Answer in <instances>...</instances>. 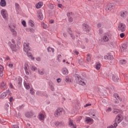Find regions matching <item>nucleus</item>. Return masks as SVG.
Masks as SVG:
<instances>
[{
    "mask_svg": "<svg viewBox=\"0 0 128 128\" xmlns=\"http://www.w3.org/2000/svg\"><path fill=\"white\" fill-rule=\"evenodd\" d=\"M122 118L120 115H118L115 118V122L112 125L108 126L107 128H116L118 126V124H120L122 122Z\"/></svg>",
    "mask_w": 128,
    "mask_h": 128,
    "instance_id": "f257e3e1",
    "label": "nucleus"
},
{
    "mask_svg": "<svg viewBox=\"0 0 128 128\" xmlns=\"http://www.w3.org/2000/svg\"><path fill=\"white\" fill-rule=\"evenodd\" d=\"M9 46H10L12 52H16L18 48H16V41L12 39L11 42H8Z\"/></svg>",
    "mask_w": 128,
    "mask_h": 128,
    "instance_id": "f03ea898",
    "label": "nucleus"
},
{
    "mask_svg": "<svg viewBox=\"0 0 128 128\" xmlns=\"http://www.w3.org/2000/svg\"><path fill=\"white\" fill-rule=\"evenodd\" d=\"M118 30L121 32H126V24L124 23H119L118 24Z\"/></svg>",
    "mask_w": 128,
    "mask_h": 128,
    "instance_id": "7ed1b4c3",
    "label": "nucleus"
},
{
    "mask_svg": "<svg viewBox=\"0 0 128 128\" xmlns=\"http://www.w3.org/2000/svg\"><path fill=\"white\" fill-rule=\"evenodd\" d=\"M0 14L3 18H4L5 20H8V11H6V9L2 10L0 11Z\"/></svg>",
    "mask_w": 128,
    "mask_h": 128,
    "instance_id": "20e7f679",
    "label": "nucleus"
},
{
    "mask_svg": "<svg viewBox=\"0 0 128 128\" xmlns=\"http://www.w3.org/2000/svg\"><path fill=\"white\" fill-rule=\"evenodd\" d=\"M76 80H78V84H80V86H86V82L84 80V79L80 78V76H76Z\"/></svg>",
    "mask_w": 128,
    "mask_h": 128,
    "instance_id": "39448f33",
    "label": "nucleus"
},
{
    "mask_svg": "<svg viewBox=\"0 0 128 128\" xmlns=\"http://www.w3.org/2000/svg\"><path fill=\"white\" fill-rule=\"evenodd\" d=\"M62 112H64V109L62 108H57L54 112L55 116H62Z\"/></svg>",
    "mask_w": 128,
    "mask_h": 128,
    "instance_id": "423d86ee",
    "label": "nucleus"
},
{
    "mask_svg": "<svg viewBox=\"0 0 128 128\" xmlns=\"http://www.w3.org/2000/svg\"><path fill=\"white\" fill-rule=\"evenodd\" d=\"M24 50L25 52H28L30 50V44L28 42H25L24 44Z\"/></svg>",
    "mask_w": 128,
    "mask_h": 128,
    "instance_id": "0eeeda50",
    "label": "nucleus"
},
{
    "mask_svg": "<svg viewBox=\"0 0 128 128\" xmlns=\"http://www.w3.org/2000/svg\"><path fill=\"white\" fill-rule=\"evenodd\" d=\"M82 30L86 32H89L90 28L88 24H83L82 25Z\"/></svg>",
    "mask_w": 128,
    "mask_h": 128,
    "instance_id": "6e6552de",
    "label": "nucleus"
},
{
    "mask_svg": "<svg viewBox=\"0 0 128 128\" xmlns=\"http://www.w3.org/2000/svg\"><path fill=\"white\" fill-rule=\"evenodd\" d=\"M114 97L115 98V99H114L115 100V104H118V100H120V102L122 101V98H120V96H118V94H114Z\"/></svg>",
    "mask_w": 128,
    "mask_h": 128,
    "instance_id": "1a4fd4ad",
    "label": "nucleus"
},
{
    "mask_svg": "<svg viewBox=\"0 0 128 128\" xmlns=\"http://www.w3.org/2000/svg\"><path fill=\"white\" fill-rule=\"evenodd\" d=\"M24 70L26 74L28 76V74H30V66H28V64H25L24 66Z\"/></svg>",
    "mask_w": 128,
    "mask_h": 128,
    "instance_id": "9d476101",
    "label": "nucleus"
},
{
    "mask_svg": "<svg viewBox=\"0 0 128 128\" xmlns=\"http://www.w3.org/2000/svg\"><path fill=\"white\" fill-rule=\"evenodd\" d=\"M37 16L40 20H44V15L42 14V10H39L37 12Z\"/></svg>",
    "mask_w": 128,
    "mask_h": 128,
    "instance_id": "9b49d317",
    "label": "nucleus"
},
{
    "mask_svg": "<svg viewBox=\"0 0 128 128\" xmlns=\"http://www.w3.org/2000/svg\"><path fill=\"white\" fill-rule=\"evenodd\" d=\"M108 36H110V34L108 33H106L103 36V38H102L103 42H108L110 40V39L108 38Z\"/></svg>",
    "mask_w": 128,
    "mask_h": 128,
    "instance_id": "f8f14e48",
    "label": "nucleus"
},
{
    "mask_svg": "<svg viewBox=\"0 0 128 128\" xmlns=\"http://www.w3.org/2000/svg\"><path fill=\"white\" fill-rule=\"evenodd\" d=\"M8 92H10V90H8L6 92H4L3 93L1 94L0 95V100H4V98L6 96Z\"/></svg>",
    "mask_w": 128,
    "mask_h": 128,
    "instance_id": "ddd939ff",
    "label": "nucleus"
},
{
    "mask_svg": "<svg viewBox=\"0 0 128 128\" xmlns=\"http://www.w3.org/2000/svg\"><path fill=\"white\" fill-rule=\"evenodd\" d=\"M112 4H108L107 6L105 7V10L108 12V10H112Z\"/></svg>",
    "mask_w": 128,
    "mask_h": 128,
    "instance_id": "4468645a",
    "label": "nucleus"
},
{
    "mask_svg": "<svg viewBox=\"0 0 128 128\" xmlns=\"http://www.w3.org/2000/svg\"><path fill=\"white\" fill-rule=\"evenodd\" d=\"M9 28H10V32H12V33L13 36H16V30H14V27L10 26Z\"/></svg>",
    "mask_w": 128,
    "mask_h": 128,
    "instance_id": "2eb2a0df",
    "label": "nucleus"
},
{
    "mask_svg": "<svg viewBox=\"0 0 128 128\" xmlns=\"http://www.w3.org/2000/svg\"><path fill=\"white\" fill-rule=\"evenodd\" d=\"M32 116H34L32 112H27L25 114V116L28 118H30Z\"/></svg>",
    "mask_w": 128,
    "mask_h": 128,
    "instance_id": "dca6fc26",
    "label": "nucleus"
},
{
    "mask_svg": "<svg viewBox=\"0 0 128 128\" xmlns=\"http://www.w3.org/2000/svg\"><path fill=\"white\" fill-rule=\"evenodd\" d=\"M69 126L70 128H76V124H74V120H69Z\"/></svg>",
    "mask_w": 128,
    "mask_h": 128,
    "instance_id": "f3484780",
    "label": "nucleus"
},
{
    "mask_svg": "<svg viewBox=\"0 0 128 128\" xmlns=\"http://www.w3.org/2000/svg\"><path fill=\"white\" fill-rule=\"evenodd\" d=\"M62 73L63 74L66 76V74H68V70L66 68L64 67L62 69Z\"/></svg>",
    "mask_w": 128,
    "mask_h": 128,
    "instance_id": "a211bd4d",
    "label": "nucleus"
},
{
    "mask_svg": "<svg viewBox=\"0 0 128 128\" xmlns=\"http://www.w3.org/2000/svg\"><path fill=\"white\" fill-rule=\"evenodd\" d=\"M42 6H44V2H39L38 3H37L35 6L36 8H42Z\"/></svg>",
    "mask_w": 128,
    "mask_h": 128,
    "instance_id": "6ab92c4d",
    "label": "nucleus"
},
{
    "mask_svg": "<svg viewBox=\"0 0 128 128\" xmlns=\"http://www.w3.org/2000/svg\"><path fill=\"white\" fill-rule=\"evenodd\" d=\"M26 53L28 58H30L32 60H34V56H32L31 52H26Z\"/></svg>",
    "mask_w": 128,
    "mask_h": 128,
    "instance_id": "aec40b11",
    "label": "nucleus"
},
{
    "mask_svg": "<svg viewBox=\"0 0 128 128\" xmlns=\"http://www.w3.org/2000/svg\"><path fill=\"white\" fill-rule=\"evenodd\" d=\"M118 76H116V75H112V80H113V82H118Z\"/></svg>",
    "mask_w": 128,
    "mask_h": 128,
    "instance_id": "412c9836",
    "label": "nucleus"
},
{
    "mask_svg": "<svg viewBox=\"0 0 128 128\" xmlns=\"http://www.w3.org/2000/svg\"><path fill=\"white\" fill-rule=\"evenodd\" d=\"M126 11H122L120 13V16L121 18H126Z\"/></svg>",
    "mask_w": 128,
    "mask_h": 128,
    "instance_id": "4be33fe9",
    "label": "nucleus"
},
{
    "mask_svg": "<svg viewBox=\"0 0 128 128\" xmlns=\"http://www.w3.org/2000/svg\"><path fill=\"white\" fill-rule=\"evenodd\" d=\"M0 5L2 8H4V6H6V0H1L0 2Z\"/></svg>",
    "mask_w": 128,
    "mask_h": 128,
    "instance_id": "5701e85b",
    "label": "nucleus"
},
{
    "mask_svg": "<svg viewBox=\"0 0 128 128\" xmlns=\"http://www.w3.org/2000/svg\"><path fill=\"white\" fill-rule=\"evenodd\" d=\"M126 44H123L122 46L121 52H126Z\"/></svg>",
    "mask_w": 128,
    "mask_h": 128,
    "instance_id": "b1692460",
    "label": "nucleus"
},
{
    "mask_svg": "<svg viewBox=\"0 0 128 128\" xmlns=\"http://www.w3.org/2000/svg\"><path fill=\"white\" fill-rule=\"evenodd\" d=\"M38 119L40 120H44V115L42 114H40L38 115Z\"/></svg>",
    "mask_w": 128,
    "mask_h": 128,
    "instance_id": "393cba45",
    "label": "nucleus"
},
{
    "mask_svg": "<svg viewBox=\"0 0 128 128\" xmlns=\"http://www.w3.org/2000/svg\"><path fill=\"white\" fill-rule=\"evenodd\" d=\"M47 50L48 52H54V48H52L50 46L47 48Z\"/></svg>",
    "mask_w": 128,
    "mask_h": 128,
    "instance_id": "a878e982",
    "label": "nucleus"
},
{
    "mask_svg": "<svg viewBox=\"0 0 128 128\" xmlns=\"http://www.w3.org/2000/svg\"><path fill=\"white\" fill-rule=\"evenodd\" d=\"M127 62L126 60H120V64H126Z\"/></svg>",
    "mask_w": 128,
    "mask_h": 128,
    "instance_id": "bb28decb",
    "label": "nucleus"
},
{
    "mask_svg": "<svg viewBox=\"0 0 128 128\" xmlns=\"http://www.w3.org/2000/svg\"><path fill=\"white\" fill-rule=\"evenodd\" d=\"M38 74H40L41 76H42L44 74V69H42L40 70V69L38 70Z\"/></svg>",
    "mask_w": 128,
    "mask_h": 128,
    "instance_id": "cd10ccee",
    "label": "nucleus"
},
{
    "mask_svg": "<svg viewBox=\"0 0 128 128\" xmlns=\"http://www.w3.org/2000/svg\"><path fill=\"white\" fill-rule=\"evenodd\" d=\"M24 86L26 90H30V84L24 82Z\"/></svg>",
    "mask_w": 128,
    "mask_h": 128,
    "instance_id": "c85d7f7f",
    "label": "nucleus"
},
{
    "mask_svg": "<svg viewBox=\"0 0 128 128\" xmlns=\"http://www.w3.org/2000/svg\"><path fill=\"white\" fill-rule=\"evenodd\" d=\"M0 87L2 88H6V82H2L1 83Z\"/></svg>",
    "mask_w": 128,
    "mask_h": 128,
    "instance_id": "c756f323",
    "label": "nucleus"
},
{
    "mask_svg": "<svg viewBox=\"0 0 128 128\" xmlns=\"http://www.w3.org/2000/svg\"><path fill=\"white\" fill-rule=\"evenodd\" d=\"M28 24L30 26H32V28H33V26H34V22L32 20H30L28 22Z\"/></svg>",
    "mask_w": 128,
    "mask_h": 128,
    "instance_id": "7c9ffc66",
    "label": "nucleus"
},
{
    "mask_svg": "<svg viewBox=\"0 0 128 128\" xmlns=\"http://www.w3.org/2000/svg\"><path fill=\"white\" fill-rule=\"evenodd\" d=\"M16 10L17 12H20V4L18 3H16Z\"/></svg>",
    "mask_w": 128,
    "mask_h": 128,
    "instance_id": "2f4dec72",
    "label": "nucleus"
},
{
    "mask_svg": "<svg viewBox=\"0 0 128 128\" xmlns=\"http://www.w3.org/2000/svg\"><path fill=\"white\" fill-rule=\"evenodd\" d=\"M62 124V122H56L55 123V126H61Z\"/></svg>",
    "mask_w": 128,
    "mask_h": 128,
    "instance_id": "473e14b6",
    "label": "nucleus"
},
{
    "mask_svg": "<svg viewBox=\"0 0 128 128\" xmlns=\"http://www.w3.org/2000/svg\"><path fill=\"white\" fill-rule=\"evenodd\" d=\"M42 26L45 29H46L48 28V24H44V22L42 23Z\"/></svg>",
    "mask_w": 128,
    "mask_h": 128,
    "instance_id": "72a5a7b5",
    "label": "nucleus"
},
{
    "mask_svg": "<svg viewBox=\"0 0 128 128\" xmlns=\"http://www.w3.org/2000/svg\"><path fill=\"white\" fill-rule=\"evenodd\" d=\"M48 6L49 8H50V10H54V4H48Z\"/></svg>",
    "mask_w": 128,
    "mask_h": 128,
    "instance_id": "f704fd0d",
    "label": "nucleus"
},
{
    "mask_svg": "<svg viewBox=\"0 0 128 128\" xmlns=\"http://www.w3.org/2000/svg\"><path fill=\"white\" fill-rule=\"evenodd\" d=\"M100 62H98V63H96V70H100Z\"/></svg>",
    "mask_w": 128,
    "mask_h": 128,
    "instance_id": "c9c22d12",
    "label": "nucleus"
},
{
    "mask_svg": "<svg viewBox=\"0 0 128 128\" xmlns=\"http://www.w3.org/2000/svg\"><path fill=\"white\" fill-rule=\"evenodd\" d=\"M108 60H114V56L112 55L108 56Z\"/></svg>",
    "mask_w": 128,
    "mask_h": 128,
    "instance_id": "e433bc0d",
    "label": "nucleus"
},
{
    "mask_svg": "<svg viewBox=\"0 0 128 128\" xmlns=\"http://www.w3.org/2000/svg\"><path fill=\"white\" fill-rule=\"evenodd\" d=\"M18 82H17V84H22V80L20 78H18Z\"/></svg>",
    "mask_w": 128,
    "mask_h": 128,
    "instance_id": "4c0bfd02",
    "label": "nucleus"
},
{
    "mask_svg": "<svg viewBox=\"0 0 128 128\" xmlns=\"http://www.w3.org/2000/svg\"><path fill=\"white\" fill-rule=\"evenodd\" d=\"M86 122H92V119L90 117H86Z\"/></svg>",
    "mask_w": 128,
    "mask_h": 128,
    "instance_id": "58836bf2",
    "label": "nucleus"
},
{
    "mask_svg": "<svg viewBox=\"0 0 128 128\" xmlns=\"http://www.w3.org/2000/svg\"><path fill=\"white\" fill-rule=\"evenodd\" d=\"M70 35L71 36V37L72 38V40H74V38H77L78 36V35L74 36V34H70Z\"/></svg>",
    "mask_w": 128,
    "mask_h": 128,
    "instance_id": "ea45409f",
    "label": "nucleus"
},
{
    "mask_svg": "<svg viewBox=\"0 0 128 128\" xmlns=\"http://www.w3.org/2000/svg\"><path fill=\"white\" fill-rule=\"evenodd\" d=\"M28 31L30 32H34V29L32 28H29L28 29Z\"/></svg>",
    "mask_w": 128,
    "mask_h": 128,
    "instance_id": "a19ab883",
    "label": "nucleus"
},
{
    "mask_svg": "<svg viewBox=\"0 0 128 128\" xmlns=\"http://www.w3.org/2000/svg\"><path fill=\"white\" fill-rule=\"evenodd\" d=\"M31 70L33 72H34V71L36 70V67L35 66H32Z\"/></svg>",
    "mask_w": 128,
    "mask_h": 128,
    "instance_id": "79ce46f5",
    "label": "nucleus"
},
{
    "mask_svg": "<svg viewBox=\"0 0 128 128\" xmlns=\"http://www.w3.org/2000/svg\"><path fill=\"white\" fill-rule=\"evenodd\" d=\"M119 112H120L119 110L116 109L114 110V114H118Z\"/></svg>",
    "mask_w": 128,
    "mask_h": 128,
    "instance_id": "37998d69",
    "label": "nucleus"
},
{
    "mask_svg": "<svg viewBox=\"0 0 128 128\" xmlns=\"http://www.w3.org/2000/svg\"><path fill=\"white\" fill-rule=\"evenodd\" d=\"M22 26H24V28H26V22L25 20H23L22 22Z\"/></svg>",
    "mask_w": 128,
    "mask_h": 128,
    "instance_id": "c03bdc74",
    "label": "nucleus"
},
{
    "mask_svg": "<svg viewBox=\"0 0 128 128\" xmlns=\"http://www.w3.org/2000/svg\"><path fill=\"white\" fill-rule=\"evenodd\" d=\"M82 62H84V60L82 58H80L78 60V62L79 64H82Z\"/></svg>",
    "mask_w": 128,
    "mask_h": 128,
    "instance_id": "a18cd8bd",
    "label": "nucleus"
},
{
    "mask_svg": "<svg viewBox=\"0 0 128 128\" xmlns=\"http://www.w3.org/2000/svg\"><path fill=\"white\" fill-rule=\"evenodd\" d=\"M30 93L31 94H34V88H31L30 89Z\"/></svg>",
    "mask_w": 128,
    "mask_h": 128,
    "instance_id": "49530a36",
    "label": "nucleus"
},
{
    "mask_svg": "<svg viewBox=\"0 0 128 128\" xmlns=\"http://www.w3.org/2000/svg\"><path fill=\"white\" fill-rule=\"evenodd\" d=\"M106 112H112V108H108L107 110H106Z\"/></svg>",
    "mask_w": 128,
    "mask_h": 128,
    "instance_id": "de8ad7c7",
    "label": "nucleus"
},
{
    "mask_svg": "<svg viewBox=\"0 0 128 128\" xmlns=\"http://www.w3.org/2000/svg\"><path fill=\"white\" fill-rule=\"evenodd\" d=\"M42 92H40V91H37L36 92V94L38 95V96H41L42 95Z\"/></svg>",
    "mask_w": 128,
    "mask_h": 128,
    "instance_id": "09e8293b",
    "label": "nucleus"
},
{
    "mask_svg": "<svg viewBox=\"0 0 128 128\" xmlns=\"http://www.w3.org/2000/svg\"><path fill=\"white\" fill-rule=\"evenodd\" d=\"M120 37L121 38H122L124 37V33H121L120 34Z\"/></svg>",
    "mask_w": 128,
    "mask_h": 128,
    "instance_id": "8fccbe9b",
    "label": "nucleus"
},
{
    "mask_svg": "<svg viewBox=\"0 0 128 128\" xmlns=\"http://www.w3.org/2000/svg\"><path fill=\"white\" fill-rule=\"evenodd\" d=\"M50 90H52V92H54V86H50Z\"/></svg>",
    "mask_w": 128,
    "mask_h": 128,
    "instance_id": "3c124183",
    "label": "nucleus"
},
{
    "mask_svg": "<svg viewBox=\"0 0 128 128\" xmlns=\"http://www.w3.org/2000/svg\"><path fill=\"white\" fill-rule=\"evenodd\" d=\"M65 82H70V78H66L65 79Z\"/></svg>",
    "mask_w": 128,
    "mask_h": 128,
    "instance_id": "603ef678",
    "label": "nucleus"
},
{
    "mask_svg": "<svg viewBox=\"0 0 128 128\" xmlns=\"http://www.w3.org/2000/svg\"><path fill=\"white\" fill-rule=\"evenodd\" d=\"M72 21H73L72 18H68L69 22H72Z\"/></svg>",
    "mask_w": 128,
    "mask_h": 128,
    "instance_id": "864d4df0",
    "label": "nucleus"
},
{
    "mask_svg": "<svg viewBox=\"0 0 128 128\" xmlns=\"http://www.w3.org/2000/svg\"><path fill=\"white\" fill-rule=\"evenodd\" d=\"M36 60H37V62H40V60H42V59L38 57L36 58Z\"/></svg>",
    "mask_w": 128,
    "mask_h": 128,
    "instance_id": "5fc2aeb1",
    "label": "nucleus"
},
{
    "mask_svg": "<svg viewBox=\"0 0 128 128\" xmlns=\"http://www.w3.org/2000/svg\"><path fill=\"white\" fill-rule=\"evenodd\" d=\"M4 70V67L0 65V72H2Z\"/></svg>",
    "mask_w": 128,
    "mask_h": 128,
    "instance_id": "6e6d98bb",
    "label": "nucleus"
},
{
    "mask_svg": "<svg viewBox=\"0 0 128 128\" xmlns=\"http://www.w3.org/2000/svg\"><path fill=\"white\" fill-rule=\"evenodd\" d=\"M56 82H62V79H60V78H58L56 79Z\"/></svg>",
    "mask_w": 128,
    "mask_h": 128,
    "instance_id": "4d7b16f0",
    "label": "nucleus"
},
{
    "mask_svg": "<svg viewBox=\"0 0 128 128\" xmlns=\"http://www.w3.org/2000/svg\"><path fill=\"white\" fill-rule=\"evenodd\" d=\"M8 66H9V68H12V66H14V64H8Z\"/></svg>",
    "mask_w": 128,
    "mask_h": 128,
    "instance_id": "13d9d810",
    "label": "nucleus"
},
{
    "mask_svg": "<svg viewBox=\"0 0 128 128\" xmlns=\"http://www.w3.org/2000/svg\"><path fill=\"white\" fill-rule=\"evenodd\" d=\"M99 32H100V34H102L104 32V30H102V29L100 28L99 30Z\"/></svg>",
    "mask_w": 128,
    "mask_h": 128,
    "instance_id": "bf43d9fd",
    "label": "nucleus"
},
{
    "mask_svg": "<svg viewBox=\"0 0 128 128\" xmlns=\"http://www.w3.org/2000/svg\"><path fill=\"white\" fill-rule=\"evenodd\" d=\"M12 128H20V127L18 125H13Z\"/></svg>",
    "mask_w": 128,
    "mask_h": 128,
    "instance_id": "052dcab7",
    "label": "nucleus"
},
{
    "mask_svg": "<svg viewBox=\"0 0 128 128\" xmlns=\"http://www.w3.org/2000/svg\"><path fill=\"white\" fill-rule=\"evenodd\" d=\"M48 84H49V86H52V82H48Z\"/></svg>",
    "mask_w": 128,
    "mask_h": 128,
    "instance_id": "680f3d73",
    "label": "nucleus"
},
{
    "mask_svg": "<svg viewBox=\"0 0 128 128\" xmlns=\"http://www.w3.org/2000/svg\"><path fill=\"white\" fill-rule=\"evenodd\" d=\"M97 28H102V24L98 23V24H97Z\"/></svg>",
    "mask_w": 128,
    "mask_h": 128,
    "instance_id": "e2e57ef3",
    "label": "nucleus"
},
{
    "mask_svg": "<svg viewBox=\"0 0 128 128\" xmlns=\"http://www.w3.org/2000/svg\"><path fill=\"white\" fill-rule=\"evenodd\" d=\"M74 54H76V56H78V52L76 50H74Z\"/></svg>",
    "mask_w": 128,
    "mask_h": 128,
    "instance_id": "0e129e2a",
    "label": "nucleus"
},
{
    "mask_svg": "<svg viewBox=\"0 0 128 128\" xmlns=\"http://www.w3.org/2000/svg\"><path fill=\"white\" fill-rule=\"evenodd\" d=\"M10 106L6 104H5V108H6V110H8V108Z\"/></svg>",
    "mask_w": 128,
    "mask_h": 128,
    "instance_id": "69168bd1",
    "label": "nucleus"
},
{
    "mask_svg": "<svg viewBox=\"0 0 128 128\" xmlns=\"http://www.w3.org/2000/svg\"><path fill=\"white\" fill-rule=\"evenodd\" d=\"M104 60H108V56H104Z\"/></svg>",
    "mask_w": 128,
    "mask_h": 128,
    "instance_id": "338daca9",
    "label": "nucleus"
},
{
    "mask_svg": "<svg viewBox=\"0 0 128 128\" xmlns=\"http://www.w3.org/2000/svg\"><path fill=\"white\" fill-rule=\"evenodd\" d=\"M24 108V105L22 104L20 106L19 108Z\"/></svg>",
    "mask_w": 128,
    "mask_h": 128,
    "instance_id": "774afa93",
    "label": "nucleus"
}]
</instances>
